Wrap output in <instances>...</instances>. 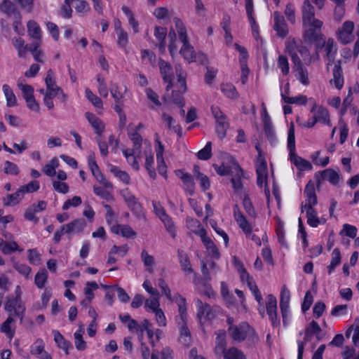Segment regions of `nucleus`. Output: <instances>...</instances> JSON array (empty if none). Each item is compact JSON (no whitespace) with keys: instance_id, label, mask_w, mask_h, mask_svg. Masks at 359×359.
Listing matches in <instances>:
<instances>
[{"instance_id":"5","label":"nucleus","mask_w":359,"mask_h":359,"mask_svg":"<svg viewBox=\"0 0 359 359\" xmlns=\"http://www.w3.org/2000/svg\"><path fill=\"white\" fill-rule=\"evenodd\" d=\"M261 118L263 123L264 130L267 140L271 144L277 142L276 131L274 130L270 115L267 111L265 104H262Z\"/></svg>"},{"instance_id":"16","label":"nucleus","mask_w":359,"mask_h":359,"mask_svg":"<svg viewBox=\"0 0 359 359\" xmlns=\"http://www.w3.org/2000/svg\"><path fill=\"white\" fill-rule=\"evenodd\" d=\"M315 8L309 0H305L302 6V25L309 27L315 18Z\"/></svg>"},{"instance_id":"57","label":"nucleus","mask_w":359,"mask_h":359,"mask_svg":"<svg viewBox=\"0 0 359 359\" xmlns=\"http://www.w3.org/2000/svg\"><path fill=\"white\" fill-rule=\"evenodd\" d=\"M243 205L244 210L248 216L255 219L257 217V212L252 201L248 196L244 197L243 200Z\"/></svg>"},{"instance_id":"40","label":"nucleus","mask_w":359,"mask_h":359,"mask_svg":"<svg viewBox=\"0 0 359 359\" xmlns=\"http://www.w3.org/2000/svg\"><path fill=\"white\" fill-rule=\"evenodd\" d=\"M321 177L327 180L333 185H337L340 181L339 174L333 169H326L321 172Z\"/></svg>"},{"instance_id":"36","label":"nucleus","mask_w":359,"mask_h":359,"mask_svg":"<svg viewBox=\"0 0 359 359\" xmlns=\"http://www.w3.org/2000/svg\"><path fill=\"white\" fill-rule=\"evenodd\" d=\"M24 195L20 187L15 193L7 196V198L4 201V204L6 206L15 205L21 201L24 198Z\"/></svg>"},{"instance_id":"31","label":"nucleus","mask_w":359,"mask_h":359,"mask_svg":"<svg viewBox=\"0 0 359 359\" xmlns=\"http://www.w3.org/2000/svg\"><path fill=\"white\" fill-rule=\"evenodd\" d=\"M290 161L300 170H309L312 168L311 163L297 155L296 152L293 156H290Z\"/></svg>"},{"instance_id":"54","label":"nucleus","mask_w":359,"mask_h":359,"mask_svg":"<svg viewBox=\"0 0 359 359\" xmlns=\"http://www.w3.org/2000/svg\"><path fill=\"white\" fill-rule=\"evenodd\" d=\"M212 142H208L205 147L199 150L196 154L197 158L202 161H207L212 157Z\"/></svg>"},{"instance_id":"21","label":"nucleus","mask_w":359,"mask_h":359,"mask_svg":"<svg viewBox=\"0 0 359 359\" xmlns=\"http://www.w3.org/2000/svg\"><path fill=\"white\" fill-rule=\"evenodd\" d=\"M353 29V22L346 21L343 23L341 28L339 30V38L343 43L346 44L349 42Z\"/></svg>"},{"instance_id":"55","label":"nucleus","mask_w":359,"mask_h":359,"mask_svg":"<svg viewBox=\"0 0 359 359\" xmlns=\"http://www.w3.org/2000/svg\"><path fill=\"white\" fill-rule=\"evenodd\" d=\"M74 7L77 13L80 15H84L90 11V6L86 0H74Z\"/></svg>"},{"instance_id":"6","label":"nucleus","mask_w":359,"mask_h":359,"mask_svg":"<svg viewBox=\"0 0 359 359\" xmlns=\"http://www.w3.org/2000/svg\"><path fill=\"white\" fill-rule=\"evenodd\" d=\"M266 312L269 316L272 327H276L280 325L277 313V299L273 294L266 296Z\"/></svg>"},{"instance_id":"26","label":"nucleus","mask_w":359,"mask_h":359,"mask_svg":"<svg viewBox=\"0 0 359 359\" xmlns=\"http://www.w3.org/2000/svg\"><path fill=\"white\" fill-rule=\"evenodd\" d=\"M121 10L123 13L126 15L128 18V23L131 27L133 32L134 34H137L140 32V23L138 20L135 18V14L131 11V9L127 6H123L121 7Z\"/></svg>"},{"instance_id":"64","label":"nucleus","mask_w":359,"mask_h":359,"mask_svg":"<svg viewBox=\"0 0 359 359\" xmlns=\"http://www.w3.org/2000/svg\"><path fill=\"white\" fill-rule=\"evenodd\" d=\"M204 246L212 258L218 259L220 257L219 250L212 240L205 243Z\"/></svg>"},{"instance_id":"58","label":"nucleus","mask_w":359,"mask_h":359,"mask_svg":"<svg viewBox=\"0 0 359 359\" xmlns=\"http://www.w3.org/2000/svg\"><path fill=\"white\" fill-rule=\"evenodd\" d=\"M40 45L41 43H32L29 46L28 51L32 53L36 62L43 63V61L41 59L43 54L41 50L39 49Z\"/></svg>"},{"instance_id":"22","label":"nucleus","mask_w":359,"mask_h":359,"mask_svg":"<svg viewBox=\"0 0 359 359\" xmlns=\"http://www.w3.org/2000/svg\"><path fill=\"white\" fill-rule=\"evenodd\" d=\"M177 257L182 270L187 273L191 274L194 273V269L189 257V255L184 250L179 249L177 250Z\"/></svg>"},{"instance_id":"45","label":"nucleus","mask_w":359,"mask_h":359,"mask_svg":"<svg viewBox=\"0 0 359 359\" xmlns=\"http://www.w3.org/2000/svg\"><path fill=\"white\" fill-rule=\"evenodd\" d=\"M59 166V161L56 157L53 158L42 168L43 172L48 177H53L56 174L55 169Z\"/></svg>"},{"instance_id":"32","label":"nucleus","mask_w":359,"mask_h":359,"mask_svg":"<svg viewBox=\"0 0 359 359\" xmlns=\"http://www.w3.org/2000/svg\"><path fill=\"white\" fill-rule=\"evenodd\" d=\"M0 250L4 255H9L16 251L21 252L22 250L15 241L7 242L0 238Z\"/></svg>"},{"instance_id":"52","label":"nucleus","mask_w":359,"mask_h":359,"mask_svg":"<svg viewBox=\"0 0 359 359\" xmlns=\"http://www.w3.org/2000/svg\"><path fill=\"white\" fill-rule=\"evenodd\" d=\"M307 224L311 227H318L320 224L319 218L317 216V211L314 208L306 209Z\"/></svg>"},{"instance_id":"4","label":"nucleus","mask_w":359,"mask_h":359,"mask_svg":"<svg viewBox=\"0 0 359 359\" xmlns=\"http://www.w3.org/2000/svg\"><path fill=\"white\" fill-rule=\"evenodd\" d=\"M4 309L11 316L18 317L22 320L25 314L26 307L22 300H18L12 297H7L4 304Z\"/></svg>"},{"instance_id":"12","label":"nucleus","mask_w":359,"mask_h":359,"mask_svg":"<svg viewBox=\"0 0 359 359\" xmlns=\"http://www.w3.org/2000/svg\"><path fill=\"white\" fill-rule=\"evenodd\" d=\"M31 355L36 357L38 359H53L50 353L45 350V343L41 338H38L30 346Z\"/></svg>"},{"instance_id":"9","label":"nucleus","mask_w":359,"mask_h":359,"mask_svg":"<svg viewBox=\"0 0 359 359\" xmlns=\"http://www.w3.org/2000/svg\"><path fill=\"white\" fill-rule=\"evenodd\" d=\"M273 29L280 38H285L289 34L288 26L286 23L284 16L279 11H275L273 13Z\"/></svg>"},{"instance_id":"62","label":"nucleus","mask_w":359,"mask_h":359,"mask_svg":"<svg viewBox=\"0 0 359 359\" xmlns=\"http://www.w3.org/2000/svg\"><path fill=\"white\" fill-rule=\"evenodd\" d=\"M159 300L157 296L154 297L151 299H147L144 302V308L147 311H152L153 313L156 312L158 309H160L159 307Z\"/></svg>"},{"instance_id":"8","label":"nucleus","mask_w":359,"mask_h":359,"mask_svg":"<svg viewBox=\"0 0 359 359\" xmlns=\"http://www.w3.org/2000/svg\"><path fill=\"white\" fill-rule=\"evenodd\" d=\"M158 65L164 83L167 84L165 90L168 91L172 87V79L174 76L172 67L168 62L161 58L159 59Z\"/></svg>"},{"instance_id":"10","label":"nucleus","mask_w":359,"mask_h":359,"mask_svg":"<svg viewBox=\"0 0 359 359\" xmlns=\"http://www.w3.org/2000/svg\"><path fill=\"white\" fill-rule=\"evenodd\" d=\"M196 306L197 309V317L200 321L202 319L210 321L215 318V312L208 304H204L201 299H197Z\"/></svg>"},{"instance_id":"28","label":"nucleus","mask_w":359,"mask_h":359,"mask_svg":"<svg viewBox=\"0 0 359 359\" xmlns=\"http://www.w3.org/2000/svg\"><path fill=\"white\" fill-rule=\"evenodd\" d=\"M53 334L57 346L60 348L62 349L67 355H68L69 348H72L71 342L66 340L58 330H53Z\"/></svg>"},{"instance_id":"50","label":"nucleus","mask_w":359,"mask_h":359,"mask_svg":"<svg viewBox=\"0 0 359 359\" xmlns=\"http://www.w3.org/2000/svg\"><path fill=\"white\" fill-rule=\"evenodd\" d=\"M296 72V77L299 82L304 86H308L309 84V74L306 68L304 66H300L299 68L294 69Z\"/></svg>"},{"instance_id":"46","label":"nucleus","mask_w":359,"mask_h":359,"mask_svg":"<svg viewBox=\"0 0 359 359\" xmlns=\"http://www.w3.org/2000/svg\"><path fill=\"white\" fill-rule=\"evenodd\" d=\"M48 277V272L45 269H39L34 277V283L36 286L39 289L43 288L46 283L47 282Z\"/></svg>"},{"instance_id":"35","label":"nucleus","mask_w":359,"mask_h":359,"mask_svg":"<svg viewBox=\"0 0 359 359\" xmlns=\"http://www.w3.org/2000/svg\"><path fill=\"white\" fill-rule=\"evenodd\" d=\"M127 205L130 210L138 219H145L143 208L137 198L127 203Z\"/></svg>"},{"instance_id":"20","label":"nucleus","mask_w":359,"mask_h":359,"mask_svg":"<svg viewBox=\"0 0 359 359\" xmlns=\"http://www.w3.org/2000/svg\"><path fill=\"white\" fill-rule=\"evenodd\" d=\"M332 75L333 79L330 81V83L333 82L335 88L338 90H341L344 86V79L340 62L334 64Z\"/></svg>"},{"instance_id":"18","label":"nucleus","mask_w":359,"mask_h":359,"mask_svg":"<svg viewBox=\"0 0 359 359\" xmlns=\"http://www.w3.org/2000/svg\"><path fill=\"white\" fill-rule=\"evenodd\" d=\"M232 175L231 182L232 187L236 191H238L243 189L242 177H243V170L238 165L236 164L230 174Z\"/></svg>"},{"instance_id":"19","label":"nucleus","mask_w":359,"mask_h":359,"mask_svg":"<svg viewBox=\"0 0 359 359\" xmlns=\"http://www.w3.org/2000/svg\"><path fill=\"white\" fill-rule=\"evenodd\" d=\"M67 228V234L69 235L81 233L86 226V221L83 219H75L68 224H64Z\"/></svg>"},{"instance_id":"27","label":"nucleus","mask_w":359,"mask_h":359,"mask_svg":"<svg viewBox=\"0 0 359 359\" xmlns=\"http://www.w3.org/2000/svg\"><path fill=\"white\" fill-rule=\"evenodd\" d=\"M313 113L314 114V117L316 118L318 122L327 126L331 125L330 113L326 107L323 105H320Z\"/></svg>"},{"instance_id":"42","label":"nucleus","mask_w":359,"mask_h":359,"mask_svg":"<svg viewBox=\"0 0 359 359\" xmlns=\"http://www.w3.org/2000/svg\"><path fill=\"white\" fill-rule=\"evenodd\" d=\"M281 97L283 101L288 104H296L305 106L308 102V97L304 95H299L294 97H287L281 93Z\"/></svg>"},{"instance_id":"60","label":"nucleus","mask_w":359,"mask_h":359,"mask_svg":"<svg viewBox=\"0 0 359 359\" xmlns=\"http://www.w3.org/2000/svg\"><path fill=\"white\" fill-rule=\"evenodd\" d=\"M123 154L126 157L128 164H130L134 170L137 171L140 170V164L133 150L126 149L123 151Z\"/></svg>"},{"instance_id":"7","label":"nucleus","mask_w":359,"mask_h":359,"mask_svg":"<svg viewBox=\"0 0 359 359\" xmlns=\"http://www.w3.org/2000/svg\"><path fill=\"white\" fill-rule=\"evenodd\" d=\"M304 194L306 200L304 204L303 203H302V212H303L306 209L313 208V207L318 203L315 185L311 181H309L306 185Z\"/></svg>"},{"instance_id":"61","label":"nucleus","mask_w":359,"mask_h":359,"mask_svg":"<svg viewBox=\"0 0 359 359\" xmlns=\"http://www.w3.org/2000/svg\"><path fill=\"white\" fill-rule=\"evenodd\" d=\"M96 79L98 83L97 89L99 94L103 97H107L109 95V90L104 78L100 74H98Z\"/></svg>"},{"instance_id":"15","label":"nucleus","mask_w":359,"mask_h":359,"mask_svg":"<svg viewBox=\"0 0 359 359\" xmlns=\"http://www.w3.org/2000/svg\"><path fill=\"white\" fill-rule=\"evenodd\" d=\"M111 232L116 235H120L127 239L133 238L136 236L137 233L128 224H118L113 225L111 227Z\"/></svg>"},{"instance_id":"44","label":"nucleus","mask_w":359,"mask_h":359,"mask_svg":"<svg viewBox=\"0 0 359 359\" xmlns=\"http://www.w3.org/2000/svg\"><path fill=\"white\" fill-rule=\"evenodd\" d=\"M12 41L13 46L18 51V56L20 57H25L29 48V46L25 44V40L21 37H14Z\"/></svg>"},{"instance_id":"33","label":"nucleus","mask_w":359,"mask_h":359,"mask_svg":"<svg viewBox=\"0 0 359 359\" xmlns=\"http://www.w3.org/2000/svg\"><path fill=\"white\" fill-rule=\"evenodd\" d=\"M224 359H247L244 353L236 347H230L221 353Z\"/></svg>"},{"instance_id":"34","label":"nucleus","mask_w":359,"mask_h":359,"mask_svg":"<svg viewBox=\"0 0 359 359\" xmlns=\"http://www.w3.org/2000/svg\"><path fill=\"white\" fill-rule=\"evenodd\" d=\"M180 53L189 63L194 62L196 60V53L190 43L182 44Z\"/></svg>"},{"instance_id":"37","label":"nucleus","mask_w":359,"mask_h":359,"mask_svg":"<svg viewBox=\"0 0 359 359\" xmlns=\"http://www.w3.org/2000/svg\"><path fill=\"white\" fill-rule=\"evenodd\" d=\"M44 81L46 86V92H54L57 88H60L56 83L55 73L51 69L47 71Z\"/></svg>"},{"instance_id":"48","label":"nucleus","mask_w":359,"mask_h":359,"mask_svg":"<svg viewBox=\"0 0 359 359\" xmlns=\"http://www.w3.org/2000/svg\"><path fill=\"white\" fill-rule=\"evenodd\" d=\"M320 332L321 328L318 323L315 320H312L305 330L304 339L308 341L311 337L314 334L317 335Z\"/></svg>"},{"instance_id":"51","label":"nucleus","mask_w":359,"mask_h":359,"mask_svg":"<svg viewBox=\"0 0 359 359\" xmlns=\"http://www.w3.org/2000/svg\"><path fill=\"white\" fill-rule=\"evenodd\" d=\"M154 155L153 154L147 155L145 158L144 166H145L146 170L148 172L149 176L152 180H155L157 176L156 170L154 167Z\"/></svg>"},{"instance_id":"30","label":"nucleus","mask_w":359,"mask_h":359,"mask_svg":"<svg viewBox=\"0 0 359 359\" xmlns=\"http://www.w3.org/2000/svg\"><path fill=\"white\" fill-rule=\"evenodd\" d=\"M167 35V29L165 27L156 26L154 29V36L158 42V49L161 52L165 48V37Z\"/></svg>"},{"instance_id":"38","label":"nucleus","mask_w":359,"mask_h":359,"mask_svg":"<svg viewBox=\"0 0 359 359\" xmlns=\"http://www.w3.org/2000/svg\"><path fill=\"white\" fill-rule=\"evenodd\" d=\"M161 221L163 224L167 233L175 239L177 236V229L172 218L169 215H167L161 218Z\"/></svg>"},{"instance_id":"41","label":"nucleus","mask_w":359,"mask_h":359,"mask_svg":"<svg viewBox=\"0 0 359 359\" xmlns=\"http://www.w3.org/2000/svg\"><path fill=\"white\" fill-rule=\"evenodd\" d=\"M109 170H110V172L115 177H118L125 184L128 185L130 184V177L127 172L121 170L118 166L114 165H110Z\"/></svg>"},{"instance_id":"47","label":"nucleus","mask_w":359,"mask_h":359,"mask_svg":"<svg viewBox=\"0 0 359 359\" xmlns=\"http://www.w3.org/2000/svg\"><path fill=\"white\" fill-rule=\"evenodd\" d=\"M117 36L116 43L119 48L126 50L129 43V37L128 32L123 29L115 32Z\"/></svg>"},{"instance_id":"63","label":"nucleus","mask_w":359,"mask_h":359,"mask_svg":"<svg viewBox=\"0 0 359 359\" xmlns=\"http://www.w3.org/2000/svg\"><path fill=\"white\" fill-rule=\"evenodd\" d=\"M93 191L96 196H100L108 202L114 200L113 195L109 191H107L104 187L94 186Z\"/></svg>"},{"instance_id":"3","label":"nucleus","mask_w":359,"mask_h":359,"mask_svg":"<svg viewBox=\"0 0 359 359\" xmlns=\"http://www.w3.org/2000/svg\"><path fill=\"white\" fill-rule=\"evenodd\" d=\"M233 218L238 225L239 228L242 229L243 232L247 237L250 236L251 240L254 241L257 245H262L261 240L256 234H252V227L248 222L246 217L239 210L237 205H235L233 208Z\"/></svg>"},{"instance_id":"39","label":"nucleus","mask_w":359,"mask_h":359,"mask_svg":"<svg viewBox=\"0 0 359 359\" xmlns=\"http://www.w3.org/2000/svg\"><path fill=\"white\" fill-rule=\"evenodd\" d=\"M287 150L289 156H293L296 152L294 126L291 123L287 133Z\"/></svg>"},{"instance_id":"1","label":"nucleus","mask_w":359,"mask_h":359,"mask_svg":"<svg viewBox=\"0 0 359 359\" xmlns=\"http://www.w3.org/2000/svg\"><path fill=\"white\" fill-rule=\"evenodd\" d=\"M228 332L235 341L243 342L246 340L248 347L255 346L259 341L255 330L247 322L229 325Z\"/></svg>"},{"instance_id":"17","label":"nucleus","mask_w":359,"mask_h":359,"mask_svg":"<svg viewBox=\"0 0 359 359\" xmlns=\"http://www.w3.org/2000/svg\"><path fill=\"white\" fill-rule=\"evenodd\" d=\"M27 33L31 39L32 43H41V29L39 25L34 20H29L27 23Z\"/></svg>"},{"instance_id":"23","label":"nucleus","mask_w":359,"mask_h":359,"mask_svg":"<svg viewBox=\"0 0 359 359\" xmlns=\"http://www.w3.org/2000/svg\"><path fill=\"white\" fill-rule=\"evenodd\" d=\"M173 23L175 24L179 39L182 44L189 43L187 28L183 21L180 18L175 17L173 18Z\"/></svg>"},{"instance_id":"14","label":"nucleus","mask_w":359,"mask_h":359,"mask_svg":"<svg viewBox=\"0 0 359 359\" xmlns=\"http://www.w3.org/2000/svg\"><path fill=\"white\" fill-rule=\"evenodd\" d=\"M257 175V184L259 187H263L264 182L267 186L268 181V171L266 161L264 158H262L259 163L256 167Z\"/></svg>"},{"instance_id":"56","label":"nucleus","mask_w":359,"mask_h":359,"mask_svg":"<svg viewBox=\"0 0 359 359\" xmlns=\"http://www.w3.org/2000/svg\"><path fill=\"white\" fill-rule=\"evenodd\" d=\"M85 94L86 98L93 104L94 107L99 109L103 107V102L101 98L94 94L90 89L86 88Z\"/></svg>"},{"instance_id":"49","label":"nucleus","mask_w":359,"mask_h":359,"mask_svg":"<svg viewBox=\"0 0 359 359\" xmlns=\"http://www.w3.org/2000/svg\"><path fill=\"white\" fill-rule=\"evenodd\" d=\"M15 322L12 316H8L7 319L1 324V331L6 334L10 339H13L15 335V330L11 329V324Z\"/></svg>"},{"instance_id":"11","label":"nucleus","mask_w":359,"mask_h":359,"mask_svg":"<svg viewBox=\"0 0 359 359\" xmlns=\"http://www.w3.org/2000/svg\"><path fill=\"white\" fill-rule=\"evenodd\" d=\"M85 117L93 129L97 137H100L105 130L104 122L95 114L90 111L85 113Z\"/></svg>"},{"instance_id":"59","label":"nucleus","mask_w":359,"mask_h":359,"mask_svg":"<svg viewBox=\"0 0 359 359\" xmlns=\"http://www.w3.org/2000/svg\"><path fill=\"white\" fill-rule=\"evenodd\" d=\"M290 292L286 285L281 287L280 294V307H290Z\"/></svg>"},{"instance_id":"53","label":"nucleus","mask_w":359,"mask_h":359,"mask_svg":"<svg viewBox=\"0 0 359 359\" xmlns=\"http://www.w3.org/2000/svg\"><path fill=\"white\" fill-rule=\"evenodd\" d=\"M13 266L20 274L25 276V278H29L32 271V268L29 265L16 261L13 262Z\"/></svg>"},{"instance_id":"29","label":"nucleus","mask_w":359,"mask_h":359,"mask_svg":"<svg viewBox=\"0 0 359 359\" xmlns=\"http://www.w3.org/2000/svg\"><path fill=\"white\" fill-rule=\"evenodd\" d=\"M169 300L177 304L179 311L178 316H182V318H184L185 316H188L187 300L180 294H175L174 296H172V299Z\"/></svg>"},{"instance_id":"13","label":"nucleus","mask_w":359,"mask_h":359,"mask_svg":"<svg viewBox=\"0 0 359 359\" xmlns=\"http://www.w3.org/2000/svg\"><path fill=\"white\" fill-rule=\"evenodd\" d=\"M187 316H185L184 318L177 316L175 319L179 327L180 337L183 339L184 344H188L191 341V332L187 323Z\"/></svg>"},{"instance_id":"43","label":"nucleus","mask_w":359,"mask_h":359,"mask_svg":"<svg viewBox=\"0 0 359 359\" xmlns=\"http://www.w3.org/2000/svg\"><path fill=\"white\" fill-rule=\"evenodd\" d=\"M2 89L6 100V105L9 107L16 106V97L11 88L8 84H4Z\"/></svg>"},{"instance_id":"25","label":"nucleus","mask_w":359,"mask_h":359,"mask_svg":"<svg viewBox=\"0 0 359 359\" xmlns=\"http://www.w3.org/2000/svg\"><path fill=\"white\" fill-rule=\"evenodd\" d=\"M175 172V175L180 178L187 189L190 190V195H192L195 187L194 179L192 175L188 172H184L183 170H177Z\"/></svg>"},{"instance_id":"24","label":"nucleus","mask_w":359,"mask_h":359,"mask_svg":"<svg viewBox=\"0 0 359 359\" xmlns=\"http://www.w3.org/2000/svg\"><path fill=\"white\" fill-rule=\"evenodd\" d=\"M220 90L225 97L230 100H236L240 95L236 86L231 83H222L220 84Z\"/></svg>"},{"instance_id":"2","label":"nucleus","mask_w":359,"mask_h":359,"mask_svg":"<svg viewBox=\"0 0 359 359\" xmlns=\"http://www.w3.org/2000/svg\"><path fill=\"white\" fill-rule=\"evenodd\" d=\"M323 22L318 19L313 20L309 25L310 27L305 29L303 37L306 42L313 43L316 45H324L325 41L321 33Z\"/></svg>"}]
</instances>
